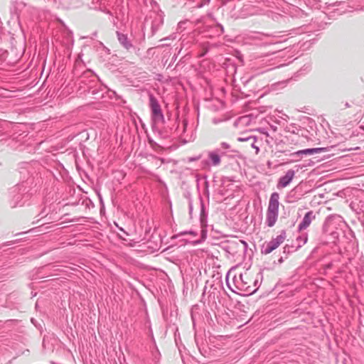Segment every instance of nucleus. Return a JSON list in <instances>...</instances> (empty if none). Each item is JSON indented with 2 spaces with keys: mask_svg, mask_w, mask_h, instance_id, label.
I'll list each match as a JSON object with an SVG mask.
<instances>
[{
  "mask_svg": "<svg viewBox=\"0 0 364 364\" xmlns=\"http://www.w3.org/2000/svg\"><path fill=\"white\" fill-rule=\"evenodd\" d=\"M241 242L245 245V247H247V243L245 241L242 240Z\"/></svg>",
  "mask_w": 364,
  "mask_h": 364,
  "instance_id": "4be33fe9",
  "label": "nucleus"
},
{
  "mask_svg": "<svg viewBox=\"0 0 364 364\" xmlns=\"http://www.w3.org/2000/svg\"><path fill=\"white\" fill-rule=\"evenodd\" d=\"M341 223L342 218L339 215H331L328 216L323 225V232L332 235L333 238L338 237V233L336 231V229H337V225H339Z\"/></svg>",
  "mask_w": 364,
  "mask_h": 364,
  "instance_id": "20e7f679",
  "label": "nucleus"
},
{
  "mask_svg": "<svg viewBox=\"0 0 364 364\" xmlns=\"http://www.w3.org/2000/svg\"><path fill=\"white\" fill-rule=\"evenodd\" d=\"M315 218L316 215L312 210L307 212L303 218L302 220L299 224L298 230L302 231L306 229L310 225L311 223L315 219Z\"/></svg>",
  "mask_w": 364,
  "mask_h": 364,
  "instance_id": "1a4fd4ad",
  "label": "nucleus"
},
{
  "mask_svg": "<svg viewBox=\"0 0 364 364\" xmlns=\"http://www.w3.org/2000/svg\"><path fill=\"white\" fill-rule=\"evenodd\" d=\"M225 153L220 151V149H217L215 151H210L208 153V159L209 164L213 166H218L220 164L221 159L220 154H224Z\"/></svg>",
  "mask_w": 364,
  "mask_h": 364,
  "instance_id": "9d476101",
  "label": "nucleus"
},
{
  "mask_svg": "<svg viewBox=\"0 0 364 364\" xmlns=\"http://www.w3.org/2000/svg\"><path fill=\"white\" fill-rule=\"evenodd\" d=\"M198 159H199V157H198V158H193V159H191V161H196V160H197Z\"/></svg>",
  "mask_w": 364,
  "mask_h": 364,
  "instance_id": "5701e85b",
  "label": "nucleus"
},
{
  "mask_svg": "<svg viewBox=\"0 0 364 364\" xmlns=\"http://www.w3.org/2000/svg\"><path fill=\"white\" fill-rule=\"evenodd\" d=\"M279 194L274 192L271 194L266 214V224L268 227H273L276 223L279 215Z\"/></svg>",
  "mask_w": 364,
  "mask_h": 364,
  "instance_id": "f03ea898",
  "label": "nucleus"
},
{
  "mask_svg": "<svg viewBox=\"0 0 364 364\" xmlns=\"http://www.w3.org/2000/svg\"><path fill=\"white\" fill-rule=\"evenodd\" d=\"M327 151V148L318 147V148H311L299 150L297 151L291 153L290 156L294 159L295 161H299L304 155H311Z\"/></svg>",
  "mask_w": 364,
  "mask_h": 364,
  "instance_id": "423d86ee",
  "label": "nucleus"
},
{
  "mask_svg": "<svg viewBox=\"0 0 364 364\" xmlns=\"http://www.w3.org/2000/svg\"><path fill=\"white\" fill-rule=\"evenodd\" d=\"M226 282H227V286L229 287V289L233 291V292H236L235 290L232 289V287L230 286L229 284V282H228V277L227 276V278H226Z\"/></svg>",
  "mask_w": 364,
  "mask_h": 364,
  "instance_id": "dca6fc26",
  "label": "nucleus"
},
{
  "mask_svg": "<svg viewBox=\"0 0 364 364\" xmlns=\"http://www.w3.org/2000/svg\"><path fill=\"white\" fill-rule=\"evenodd\" d=\"M116 34L119 43L124 48H125L128 51L134 48V46L132 41L128 38V36L127 34H124L119 31H117Z\"/></svg>",
  "mask_w": 364,
  "mask_h": 364,
  "instance_id": "0eeeda50",
  "label": "nucleus"
},
{
  "mask_svg": "<svg viewBox=\"0 0 364 364\" xmlns=\"http://www.w3.org/2000/svg\"><path fill=\"white\" fill-rule=\"evenodd\" d=\"M298 249H296V247H294V246H289V245H285L284 247H283V253L284 254H289V253H291L296 250H297Z\"/></svg>",
  "mask_w": 364,
  "mask_h": 364,
  "instance_id": "4468645a",
  "label": "nucleus"
},
{
  "mask_svg": "<svg viewBox=\"0 0 364 364\" xmlns=\"http://www.w3.org/2000/svg\"><path fill=\"white\" fill-rule=\"evenodd\" d=\"M345 107H346V108H348V107H350V104H349L348 102H346V103H345Z\"/></svg>",
  "mask_w": 364,
  "mask_h": 364,
  "instance_id": "412c9836",
  "label": "nucleus"
},
{
  "mask_svg": "<svg viewBox=\"0 0 364 364\" xmlns=\"http://www.w3.org/2000/svg\"><path fill=\"white\" fill-rule=\"evenodd\" d=\"M230 145L229 144H228L227 142H222L220 144V149H230Z\"/></svg>",
  "mask_w": 364,
  "mask_h": 364,
  "instance_id": "2eb2a0df",
  "label": "nucleus"
},
{
  "mask_svg": "<svg viewBox=\"0 0 364 364\" xmlns=\"http://www.w3.org/2000/svg\"><path fill=\"white\" fill-rule=\"evenodd\" d=\"M192 212H193V205H192V203L190 202L189 203V213H190V215L192 214Z\"/></svg>",
  "mask_w": 364,
  "mask_h": 364,
  "instance_id": "f3484780",
  "label": "nucleus"
},
{
  "mask_svg": "<svg viewBox=\"0 0 364 364\" xmlns=\"http://www.w3.org/2000/svg\"><path fill=\"white\" fill-rule=\"evenodd\" d=\"M295 176V171L292 169L288 170L285 175L280 177L277 183L278 188L287 187L292 181Z\"/></svg>",
  "mask_w": 364,
  "mask_h": 364,
  "instance_id": "6e6552de",
  "label": "nucleus"
},
{
  "mask_svg": "<svg viewBox=\"0 0 364 364\" xmlns=\"http://www.w3.org/2000/svg\"><path fill=\"white\" fill-rule=\"evenodd\" d=\"M188 233L193 234V232L192 231H190Z\"/></svg>",
  "mask_w": 364,
  "mask_h": 364,
  "instance_id": "a878e982",
  "label": "nucleus"
},
{
  "mask_svg": "<svg viewBox=\"0 0 364 364\" xmlns=\"http://www.w3.org/2000/svg\"><path fill=\"white\" fill-rule=\"evenodd\" d=\"M149 107L151 112V119L155 123H165V118L158 100L153 94H149Z\"/></svg>",
  "mask_w": 364,
  "mask_h": 364,
  "instance_id": "7ed1b4c3",
  "label": "nucleus"
},
{
  "mask_svg": "<svg viewBox=\"0 0 364 364\" xmlns=\"http://www.w3.org/2000/svg\"><path fill=\"white\" fill-rule=\"evenodd\" d=\"M283 262H284L283 257H281L279 258V264H282Z\"/></svg>",
  "mask_w": 364,
  "mask_h": 364,
  "instance_id": "aec40b11",
  "label": "nucleus"
},
{
  "mask_svg": "<svg viewBox=\"0 0 364 364\" xmlns=\"http://www.w3.org/2000/svg\"><path fill=\"white\" fill-rule=\"evenodd\" d=\"M308 240V234L306 232L302 233L301 235L296 237L297 245L296 249H299L306 243Z\"/></svg>",
  "mask_w": 364,
  "mask_h": 364,
  "instance_id": "f8f14e48",
  "label": "nucleus"
},
{
  "mask_svg": "<svg viewBox=\"0 0 364 364\" xmlns=\"http://www.w3.org/2000/svg\"><path fill=\"white\" fill-rule=\"evenodd\" d=\"M360 128L364 130V126H361Z\"/></svg>",
  "mask_w": 364,
  "mask_h": 364,
  "instance_id": "393cba45",
  "label": "nucleus"
},
{
  "mask_svg": "<svg viewBox=\"0 0 364 364\" xmlns=\"http://www.w3.org/2000/svg\"><path fill=\"white\" fill-rule=\"evenodd\" d=\"M183 123L184 129H186V126H187L188 123H187V122H186V120H184V121L183 122Z\"/></svg>",
  "mask_w": 364,
  "mask_h": 364,
  "instance_id": "6ab92c4d",
  "label": "nucleus"
},
{
  "mask_svg": "<svg viewBox=\"0 0 364 364\" xmlns=\"http://www.w3.org/2000/svg\"><path fill=\"white\" fill-rule=\"evenodd\" d=\"M200 220L201 222H203V220L206 218V214L205 212V205L202 200V198L200 199Z\"/></svg>",
  "mask_w": 364,
  "mask_h": 364,
  "instance_id": "ddd939ff",
  "label": "nucleus"
},
{
  "mask_svg": "<svg viewBox=\"0 0 364 364\" xmlns=\"http://www.w3.org/2000/svg\"><path fill=\"white\" fill-rule=\"evenodd\" d=\"M219 122H220V120H218V119H213V122L214 124H218Z\"/></svg>",
  "mask_w": 364,
  "mask_h": 364,
  "instance_id": "a211bd4d",
  "label": "nucleus"
},
{
  "mask_svg": "<svg viewBox=\"0 0 364 364\" xmlns=\"http://www.w3.org/2000/svg\"><path fill=\"white\" fill-rule=\"evenodd\" d=\"M287 237L286 230H282L280 234L276 237L272 238L270 241L263 244L261 252L263 255H268L276 250L281 244H282Z\"/></svg>",
  "mask_w": 364,
  "mask_h": 364,
  "instance_id": "39448f33",
  "label": "nucleus"
},
{
  "mask_svg": "<svg viewBox=\"0 0 364 364\" xmlns=\"http://www.w3.org/2000/svg\"><path fill=\"white\" fill-rule=\"evenodd\" d=\"M169 38H170L169 37H168V38H165L161 39V41H166V40H168V39H169Z\"/></svg>",
  "mask_w": 364,
  "mask_h": 364,
  "instance_id": "b1692460",
  "label": "nucleus"
},
{
  "mask_svg": "<svg viewBox=\"0 0 364 364\" xmlns=\"http://www.w3.org/2000/svg\"><path fill=\"white\" fill-rule=\"evenodd\" d=\"M238 141L248 142L253 149H255L257 154L259 152V146L255 145V143L257 141V137L255 136L239 137Z\"/></svg>",
  "mask_w": 364,
  "mask_h": 364,
  "instance_id": "9b49d317",
  "label": "nucleus"
},
{
  "mask_svg": "<svg viewBox=\"0 0 364 364\" xmlns=\"http://www.w3.org/2000/svg\"><path fill=\"white\" fill-rule=\"evenodd\" d=\"M233 280L236 289L241 291V294L251 295L258 288V281L253 279L247 273L240 274L239 277H235Z\"/></svg>",
  "mask_w": 364,
  "mask_h": 364,
  "instance_id": "f257e3e1",
  "label": "nucleus"
}]
</instances>
